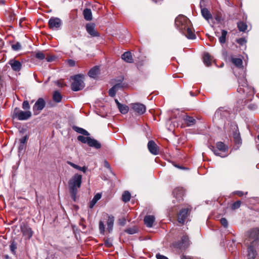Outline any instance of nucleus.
Returning <instances> with one entry per match:
<instances>
[{"mask_svg": "<svg viewBox=\"0 0 259 259\" xmlns=\"http://www.w3.org/2000/svg\"><path fill=\"white\" fill-rule=\"evenodd\" d=\"M175 25L180 32L188 39L195 38V34L190 27V21L187 17L183 16L177 17Z\"/></svg>", "mask_w": 259, "mask_h": 259, "instance_id": "obj_1", "label": "nucleus"}, {"mask_svg": "<svg viewBox=\"0 0 259 259\" xmlns=\"http://www.w3.org/2000/svg\"><path fill=\"white\" fill-rule=\"evenodd\" d=\"M82 176L76 174L69 180L68 182L69 192L72 199L74 201L77 199V194L78 189L80 188L81 184Z\"/></svg>", "mask_w": 259, "mask_h": 259, "instance_id": "obj_2", "label": "nucleus"}, {"mask_svg": "<svg viewBox=\"0 0 259 259\" xmlns=\"http://www.w3.org/2000/svg\"><path fill=\"white\" fill-rule=\"evenodd\" d=\"M229 115V110L224 108H220L216 111L213 120L220 125L224 126V128H225L226 121Z\"/></svg>", "mask_w": 259, "mask_h": 259, "instance_id": "obj_3", "label": "nucleus"}, {"mask_svg": "<svg viewBox=\"0 0 259 259\" xmlns=\"http://www.w3.org/2000/svg\"><path fill=\"white\" fill-rule=\"evenodd\" d=\"M238 81L239 83V88L237 89L238 92L240 94L246 93L247 95H251L254 94L253 89L249 87L247 84V80L244 74L238 78Z\"/></svg>", "mask_w": 259, "mask_h": 259, "instance_id": "obj_4", "label": "nucleus"}, {"mask_svg": "<svg viewBox=\"0 0 259 259\" xmlns=\"http://www.w3.org/2000/svg\"><path fill=\"white\" fill-rule=\"evenodd\" d=\"M83 77L81 74H77L72 77L73 81L71 87L72 91L77 92L84 88L85 84L83 82Z\"/></svg>", "mask_w": 259, "mask_h": 259, "instance_id": "obj_5", "label": "nucleus"}, {"mask_svg": "<svg viewBox=\"0 0 259 259\" xmlns=\"http://www.w3.org/2000/svg\"><path fill=\"white\" fill-rule=\"evenodd\" d=\"M190 244V241L188 236L186 234H184L180 240L175 241L172 244L175 248L185 250L188 247Z\"/></svg>", "mask_w": 259, "mask_h": 259, "instance_id": "obj_6", "label": "nucleus"}, {"mask_svg": "<svg viewBox=\"0 0 259 259\" xmlns=\"http://www.w3.org/2000/svg\"><path fill=\"white\" fill-rule=\"evenodd\" d=\"M31 112L29 110L23 111L16 107L14 109L13 118H16L19 120H26L31 116Z\"/></svg>", "mask_w": 259, "mask_h": 259, "instance_id": "obj_7", "label": "nucleus"}, {"mask_svg": "<svg viewBox=\"0 0 259 259\" xmlns=\"http://www.w3.org/2000/svg\"><path fill=\"white\" fill-rule=\"evenodd\" d=\"M217 149L214 147H212V151L216 156H221V157H225L227 156V154L221 155L220 151L226 152L228 150V147L225 144L222 142H219L216 144Z\"/></svg>", "mask_w": 259, "mask_h": 259, "instance_id": "obj_8", "label": "nucleus"}, {"mask_svg": "<svg viewBox=\"0 0 259 259\" xmlns=\"http://www.w3.org/2000/svg\"><path fill=\"white\" fill-rule=\"evenodd\" d=\"M46 104L45 100L42 98H39L35 103L33 106V111L34 114L35 115H38L40 111L45 108Z\"/></svg>", "mask_w": 259, "mask_h": 259, "instance_id": "obj_9", "label": "nucleus"}, {"mask_svg": "<svg viewBox=\"0 0 259 259\" xmlns=\"http://www.w3.org/2000/svg\"><path fill=\"white\" fill-rule=\"evenodd\" d=\"M62 24L61 20L57 17H52L49 21L50 28L53 30L58 29Z\"/></svg>", "mask_w": 259, "mask_h": 259, "instance_id": "obj_10", "label": "nucleus"}, {"mask_svg": "<svg viewBox=\"0 0 259 259\" xmlns=\"http://www.w3.org/2000/svg\"><path fill=\"white\" fill-rule=\"evenodd\" d=\"M132 107L134 111L139 115L143 114L146 110V108L144 104L139 103L132 104Z\"/></svg>", "mask_w": 259, "mask_h": 259, "instance_id": "obj_11", "label": "nucleus"}, {"mask_svg": "<svg viewBox=\"0 0 259 259\" xmlns=\"http://www.w3.org/2000/svg\"><path fill=\"white\" fill-rule=\"evenodd\" d=\"M233 141L235 143L236 145H238V147L240 146L241 143V139L240 136V134L239 133L238 127L237 126L234 125L233 126Z\"/></svg>", "mask_w": 259, "mask_h": 259, "instance_id": "obj_12", "label": "nucleus"}, {"mask_svg": "<svg viewBox=\"0 0 259 259\" xmlns=\"http://www.w3.org/2000/svg\"><path fill=\"white\" fill-rule=\"evenodd\" d=\"M248 237L251 243L259 240V229L257 228L253 229L248 232Z\"/></svg>", "mask_w": 259, "mask_h": 259, "instance_id": "obj_13", "label": "nucleus"}, {"mask_svg": "<svg viewBox=\"0 0 259 259\" xmlns=\"http://www.w3.org/2000/svg\"><path fill=\"white\" fill-rule=\"evenodd\" d=\"M148 148L150 152L154 155H156L159 153V149L156 144L153 141H149L148 143Z\"/></svg>", "mask_w": 259, "mask_h": 259, "instance_id": "obj_14", "label": "nucleus"}, {"mask_svg": "<svg viewBox=\"0 0 259 259\" xmlns=\"http://www.w3.org/2000/svg\"><path fill=\"white\" fill-rule=\"evenodd\" d=\"M86 30L89 34L92 37H99V33L95 29V26L93 23H90L86 25Z\"/></svg>", "mask_w": 259, "mask_h": 259, "instance_id": "obj_15", "label": "nucleus"}, {"mask_svg": "<svg viewBox=\"0 0 259 259\" xmlns=\"http://www.w3.org/2000/svg\"><path fill=\"white\" fill-rule=\"evenodd\" d=\"M8 64L11 66L12 69L16 72L21 70L22 68V64L19 61L11 59L9 60Z\"/></svg>", "mask_w": 259, "mask_h": 259, "instance_id": "obj_16", "label": "nucleus"}, {"mask_svg": "<svg viewBox=\"0 0 259 259\" xmlns=\"http://www.w3.org/2000/svg\"><path fill=\"white\" fill-rule=\"evenodd\" d=\"M189 210V209L187 208L182 209L180 211L179 214H178V221L179 223H181V224H184V223L185 222V221L187 217L188 212Z\"/></svg>", "mask_w": 259, "mask_h": 259, "instance_id": "obj_17", "label": "nucleus"}, {"mask_svg": "<svg viewBox=\"0 0 259 259\" xmlns=\"http://www.w3.org/2000/svg\"><path fill=\"white\" fill-rule=\"evenodd\" d=\"M184 193V190L182 188H177L174 190L172 194L174 196L178 201H180L183 199Z\"/></svg>", "mask_w": 259, "mask_h": 259, "instance_id": "obj_18", "label": "nucleus"}, {"mask_svg": "<svg viewBox=\"0 0 259 259\" xmlns=\"http://www.w3.org/2000/svg\"><path fill=\"white\" fill-rule=\"evenodd\" d=\"M200 7L201 8V13L203 17L207 21H209L212 19V15L209 10L205 8H202V2L200 3Z\"/></svg>", "mask_w": 259, "mask_h": 259, "instance_id": "obj_19", "label": "nucleus"}, {"mask_svg": "<svg viewBox=\"0 0 259 259\" xmlns=\"http://www.w3.org/2000/svg\"><path fill=\"white\" fill-rule=\"evenodd\" d=\"M21 230L23 235L30 239L33 235V231L31 229L27 226L24 225L21 227Z\"/></svg>", "mask_w": 259, "mask_h": 259, "instance_id": "obj_20", "label": "nucleus"}, {"mask_svg": "<svg viewBox=\"0 0 259 259\" xmlns=\"http://www.w3.org/2000/svg\"><path fill=\"white\" fill-rule=\"evenodd\" d=\"M155 220V218L154 216L148 215L145 217L144 222L147 227L151 228L153 226V224Z\"/></svg>", "mask_w": 259, "mask_h": 259, "instance_id": "obj_21", "label": "nucleus"}, {"mask_svg": "<svg viewBox=\"0 0 259 259\" xmlns=\"http://www.w3.org/2000/svg\"><path fill=\"white\" fill-rule=\"evenodd\" d=\"M108 220L107 221V230L109 233L113 231L114 222V217L112 215L107 214Z\"/></svg>", "mask_w": 259, "mask_h": 259, "instance_id": "obj_22", "label": "nucleus"}, {"mask_svg": "<svg viewBox=\"0 0 259 259\" xmlns=\"http://www.w3.org/2000/svg\"><path fill=\"white\" fill-rule=\"evenodd\" d=\"M247 259H254L256 253L252 245H249L247 248Z\"/></svg>", "mask_w": 259, "mask_h": 259, "instance_id": "obj_23", "label": "nucleus"}, {"mask_svg": "<svg viewBox=\"0 0 259 259\" xmlns=\"http://www.w3.org/2000/svg\"><path fill=\"white\" fill-rule=\"evenodd\" d=\"M88 145L90 147H94L96 149H100L101 147V144L97 140L90 138L88 142Z\"/></svg>", "mask_w": 259, "mask_h": 259, "instance_id": "obj_24", "label": "nucleus"}, {"mask_svg": "<svg viewBox=\"0 0 259 259\" xmlns=\"http://www.w3.org/2000/svg\"><path fill=\"white\" fill-rule=\"evenodd\" d=\"M121 58L127 63H132L134 61L132 54L130 52L124 53L121 56Z\"/></svg>", "mask_w": 259, "mask_h": 259, "instance_id": "obj_25", "label": "nucleus"}, {"mask_svg": "<svg viewBox=\"0 0 259 259\" xmlns=\"http://www.w3.org/2000/svg\"><path fill=\"white\" fill-rule=\"evenodd\" d=\"M101 198V194L100 193L96 194L93 197V199L90 201L89 207L93 208L97 202Z\"/></svg>", "mask_w": 259, "mask_h": 259, "instance_id": "obj_26", "label": "nucleus"}, {"mask_svg": "<svg viewBox=\"0 0 259 259\" xmlns=\"http://www.w3.org/2000/svg\"><path fill=\"white\" fill-rule=\"evenodd\" d=\"M84 18L87 21L92 20V13L90 9L86 8L83 11Z\"/></svg>", "mask_w": 259, "mask_h": 259, "instance_id": "obj_27", "label": "nucleus"}, {"mask_svg": "<svg viewBox=\"0 0 259 259\" xmlns=\"http://www.w3.org/2000/svg\"><path fill=\"white\" fill-rule=\"evenodd\" d=\"M184 120L188 126L194 125L196 122L195 119L188 115H186L184 118Z\"/></svg>", "mask_w": 259, "mask_h": 259, "instance_id": "obj_28", "label": "nucleus"}, {"mask_svg": "<svg viewBox=\"0 0 259 259\" xmlns=\"http://www.w3.org/2000/svg\"><path fill=\"white\" fill-rule=\"evenodd\" d=\"M99 67L98 66H95L89 71L88 75L91 77L95 78L99 73Z\"/></svg>", "mask_w": 259, "mask_h": 259, "instance_id": "obj_29", "label": "nucleus"}, {"mask_svg": "<svg viewBox=\"0 0 259 259\" xmlns=\"http://www.w3.org/2000/svg\"><path fill=\"white\" fill-rule=\"evenodd\" d=\"M72 128L74 131H75L76 132H77L79 134H81L83 135L87 136L90 135L89 133L87 131H86L85 130H84L81 127H79L77 126H73L72 127Z\"/></svg>", "mask_w": 259, "mask_h": 259, "instance_id": "obj_30", "label": "nucleus"}, {"mask_svg": "<svg viewBox=\"0 0 259 259\" xmlns=\"http://www.w3.org/2000/svg\"><path fill=\"white\" fill-rule=\"evenodd\" d=\"M67 163L69 165H70L71 166H72V167H73V168H75V169H76L77 170L82 171L84 173H85L86 172L87 170V167H85V166L81 167V166H79L78 165L75 164H74L73 162H70V161H68Z\"/></svg>", "mask_w": 259, "mask_h": 259, "instance_id": "obj_31", "label": "nucleus"}, {"mask_svg": "<svg viewBox=\"0 0 259 259\" xmlns=\"http://www.w3.org/2000/svg\"><path fill=\"white\" fill-rule=\"evenodd\" d=\"M211 57L208 53H205L203 55V62L205 65L209 66L211 65Z\"/></svg>", "mask_w": 259, "mask_h": 259, "instance_id": "obj_32", "label": "nucleus"}, {"mask_svg": "<svg viewBox=\"0 0 259 259\" xmlns=\"http://www.w3.org/2000/svg\"><path fill=\"white\" fill-rule=\"evenodd\" d=\"M227 33L228 32L226 30L224 29L222 30L221 35L219 38V42L221 44L223 45L226 42Z\"/></svg>", "mask_w": 259, "mask_h": 259, "instance_id": "obj_33", "label": "nucleus"}, {"mask_svg": "<svg viewBox=\"0 0 259 259\" xmlns=\"http://www.w3.org/2000/svg\"><path fill=\"white\" fill-rule=\"evenodd\" d=\"M232 62L237 67L241 68L242 67V60L240 58H232Z\"/></svg>", "mask_w": 259, "mask_h": 259, "instance_id": "obj_34", "label": "nucleus"}, {"mask_svg": "<svg viewBox=\"0 0 259 259\" xmlns=\"http://www.w3.org/2000/svg\"><path fill=\"white\" fill-rule=\"evenodd\" d=\"M53 100L57 103H59L61 101L62 96L58 91H55L53 94Z\"/></svg>", "mask_w": 259, "mask_h": 259, "instance_id": "obj_35", "label": "nucleus"}, {"mask_svg": "<svg viewBox=\"0 0 259 259\" xmlns=\"http://www.w3.org/2000/svg\"><path fill=\"white\" fill-rule=\"evenodd\" d=\"M237 27L240 31L244 32L247 29V25L244 22L240 21L238 23Z\"/></svg>", "mask_w": 259, "mask_h": 259, "instance_id": "obj_36", "label": "nucleus"}, {"mask_svg": "<svg viewBox=\"0 0 259 259\" xmlns=\"http://www.w3.org/2000/svg\"><path fill=\"white\" fill-rule=\"evenodd\" d=\"M131 194L128 191H124L122 196V200L124 202H127L130 200Z\"/></svg>", "mask_w": 259, "mask_h": 259, "instance_id": "obj_37", "label": "nucleus"}, {"mask_svg": "<svg viewBox=\"0 0 259 259\" xmlns=\"http://www.w3.org/2000/svg\"><path fill=\"white\" fill-rule=\"evenodd\" d=\"M118 109L120 112L122 114H126L127 113L128 111V107L125 105L121 104L119 107Z\"/></svg>", "mask_w": 259, "mask_h": 259, "instance_id": "obj_38", "label": "nucleus"}, {"mask_svg": "<svg viewBox=\"0 0 259 259\" xmlns=\"http://www.w3.org/2000/svg\"><path fill=\"white\" fill-rule=\"evenodd\" d=\"M90 138L91 137H84L83 136H78L77 137V140L79 141L82 142V143H87L88 144V142H89V139H90Z\"/></svg>", "mask_w": 259, "mask_h": 259, "instance_id": "obj_39", "label": "nucleus"}, {"mask_svg": "<svg viewBox=\"0 0 259 259\" xmlns=\"http://www.w3.org/2000/svg\"><path fill=\"white\" fill-rule=\"evenodd\" d=\"M125 232L128 234H134L137 233V230L135 227L127 228Z\"/></svg>", "mask_w": 259, "mask_h": 259, "instance_id": "obj_40", "label": "nucleus"}, {"mask_svg": "<svg viewBox=\"0 0 259 259\" xmlns=\"http://www.w3.org/2000/svg\"><path fill=\"white\" fill-rule=\"evenodd\" d=\"M99 230H100L101 234H104L105 231V228L104 224L103 221H100L99 222Z\"/></svg>", "mask_w": 259, "mask_h": 259, "instance_id": "obj_41", "label": "nucleus"}, {"mask_svg": "<svg viewBox=\"0 0 259 259\" xmlns=\"http://www.w3.org/2000/svg\"><path fill=\"white\" fill-rule=\"evenodd\" d=\"M116 87H112L108 92L109 95L111 97H114L117 91L115 90Z\"/></svg>", "mask_w": 259, "mask_h": 259, "instance_id": "obj_42", "label": "nucleus"}, {"mask_svg": "<svg viewBox=\"0 0 259 259\" xmlns=\"http://www.w3.org/2000/svg\"><path fill=\"white\" fill-rule=\"evenodd\" d=\"M240 205H241V201H237L236 202H235L234 203H233V204H232L231 205V209H236L237 208H238L240 206Z\"/></svg>", "mask_w": 259, "mask_h": 259, "instance_id": "obj_43", "label": "nucleus"}, {"mask_svg": "<svg viewBox=\"0 0 259 259\" xmlns=\"http://www.w3.org/2000/svg\"><path fill=\"white\" fill-rule=\"evenodd\" d=\"M104 244L107 247H110L112 246V239L107 238L104 240Z\"/></svg>", "mask_w": 259, "mask_h": 259, "instance_id": "obj_44", "label": "nucleus"}, {"mask_svg": "<svg viewBox=\"0 0 259 259\" xmlns=\"http://www.w3.org/2000/svg\"><path fill=\"white\" fill-rule=\"evenodd\" d=\"M10 249L13 253L15 254L16 252V249H17V243L15 242L11 243L10 245Z\"/></svg>", "mask_w": 259, "mask_h": 259, "instance_id": "obj_45", "label": "nucleus"}, {"mask_svg": "<svg viewBox=\"0 0 259 259\" xmlns=\"http://www.w3.org/2000/svg\"><path fill=\"white\" fill-rule=\"evenodd\" d=\"M22 108L24 110H29L30 108L29 102L28 101H24L22 103Z\"/></svg>", "mask_w": 259, "mask_h": 259, "instance_id": "obj_46", "label": "nucleus"}, {"mask_svg": "<svg viewBox=\"0 0 259 259\" xmlns=\"http://www.w3.org/2000/svg\"><path fill=\"white\" fill-rule=\"evenodd\" d=\"M35 57L37 59L39 60H44L45 58V54L41 52L36 53Z\"/></svg>", "mask_w": 259, "mask_h": 259, "instance_id": "obj_47", "label": "nucleus"}, {"mask_svg": "<svg viewBox=\"0 0 259 259\" xmlns=\"http://www.w3.org/2000/svg\"><path fill=\"white\" fill-rule=\"evenodd\" d=\"M12 48L14 51H19L20 50L21 46L19 42H17L15 44H14L12 46Z\"/></svg>", "mask_w": 259, "mask_h": 259, "instance_id": "obj_48", "label": "nucleus"}, {"mask_svg": "<svg viewBox=\"0 0 259 259\" xmlns=\"http://www.w3.org/2000/svg\"><path fill=\"white\" fill-rule=\"evenodd\" d=\"M220 222L222 224V225L224 227V228H227L228 227V221L227 220H226V219L225 218H222L221 220H220Z\"/></svg>", "mask_w": 259, "mask_h": 259, "instance_id": "obj_49", "label": "nucleus"}, {"mask_svg": "<svg viewBox=\"0 0 259 259\" xmlns=\"http://www.w3.org/2000/svg\"><path fill=\"white\" fill-rule=\"evenodd\" d=\"M26 148V145L20 144L18 148V151L19 153H23Z\"/></svg>", "mask_w": 259, "mask_h": 259, "instance_id": "obj_50", "label": "nucleus"}, {"mask_svg": "<svg viewBox=\"0 0 259 259\" xmlns=\"http://www.w3.org/2000/svg\"><path fill=\"white\" fill-rule=\"evenodd\" d=\"M28 139L27 136H25L20 139V144H26L27 141Z\"/></svg>", "mask_w": 259, "mask_h": 259, "instance_id": "obj_51", "label": "nucleus"}, {"mask_svg": "<svg viewBox=\"0 0 259 259\" xmlns=\"http://www.w3.org/2000/svg\"><path fill=\"white\" fill-rule=\"evenodd\" d=\"M126 219L124 218L119 219L118 220L119 225H120V226H123L126 224Z\"/></svg>", "mask_w": 259, "mask_h": 259, "instance_id": "obj_52", "label": "nucleus"}, {"mask_svg": "<svg viewBox=\"0 0 259 259\" xmlns=\"http://www.w3.org/2000/svg\"><path fill=\"white\" fill-rule=\"evenodd\" d=\"M237 42L240 45H243L246 42V40L244 38H240L237 40Z\"/></svg>", "mask_w": 259, "mask_h": 259, "instance_id": "obj_53", "label": "nucleus"}, {"mask_svg": "<svg viewBox=\"0 0 259 259\" xmlns=\"http://www.w3.org/2000/svg\"><path fill=\"white\" fill-rule=\"evenodd\" d=\"M156 257L157 259H168L166 256L161 255L160 253H157L156 255Z\"/></svg>", "mask_w": 259, "mask_h": 259, "instance_id": "obj_54", "label": "nucleus"}, {"mask_svg": "<svg viewBox=\"0 0 259 259\" xmlns=\"http://www.w3.org/2000/svg\"><path fill=\"white\" fill-rule=\"evenodd\" d=\"M68 65L71 67H73L75 65V62L73 60L69 59L67 61Z\"/></svg>", "mask_w": 259, "mask_h": 259, "instance_id": "obj_55", "label": "nucleus"}, {"mask_svg": "<svg viewBox=\"0 0 259 259\" xmlns=\"http://www.w3.org/2000/svg\"><path fill=\"white\" fill-rule=\"evenodd\" d=\"M104 166H105V167L108 168L110 171L111 170V166L110 165V164L106 160H105L104 161Z\"/></svg>", "mask_w": 259, "mask_h": 259, "instance_id": "obj_56", "label": "nucleus"}, {"mask_svg": "<svg viewBox=\"0 0 259 259\" xmlns=\"http://www.w3.org/2000/svg\"><path fill=\"white\" fill-rule=\"evenodd\" d=\"M113 87H116L115 90L117 91L119 89L122 87V84L120 83H117Z\"/></svg>", "mask_w": 259, "mask_h": 259, "instance_id": "obj_57", "label": "nucleus"}, {"mask_svg": "<svg viewBox=\"0 0 259 259\" xmlns=\"http://www.w3.org/2000/svg\"><path fill=\"white\" fill-rule=\"evenodd\" d=\"M235 193L239 196H242L243 195V192L240 191H236Z\"/></svg>", "mask_w": 259, "mask_h": 259, "instance_id": "obj_58", "label": "nucleus"}, {"mask_svg": "<svg viewBox=\"0 0 259 259\" xmlns=\"http://www.w3.org/2000/svg\"><path fill=\"white\" fill-rule=\"evenodd\" d=\"M181 259H193V258L190 256L183 255L181 257Z\"/></svg>", "mask_w": 259, "mask_h": 259, "instance_id": "obj_59", "label": "nucleus"}, {"mask_svg": "<svg viewBox=\"0 0 259 259\" xmlns=\"http://www.w3.org/2000/svg\"><path fill=\"white\" fill-rule=\"evenodd\" d=\"M214 19L218 22H220L221 21V17L219 15H217L214 17Z\"/></svg>", "mask_w": 259, "mask_h": 259, "instance_id": "obj_60", "label": "nucleus"}, {"mask_svg": "<svg viewBox=\"0 0 259 259\" xmlns=\"http://www.w3.org/2000/svg\"><path fill=\"white\" fill-rule=\"evenodd\" d=\"M56 84H57L58 86H59V87H63V86L64 85V84H63L62 83L60 82V81H57L56 82Z\"/></svg>", "mask_w": 259, "mask_h": 259, "instance_id": "obj_61", "label": "nucleus"}, {"mask_svg": "<svg viewBox=\"0 0 259 259\" xmlns=\"http://www.w3.org/2000/svg\"><path fill=\"white\" fill-rule=\"evenodd\" d=\"M115 103H116V105H117L118 108V107H119L121 105V104H120V103L119 102V101H118V100H117V99H115Z\"/></svg>", "mask_w": 259, "mask_h": 259, "instance_id": "obj_62", "label": "nucleus"}, {"mask_svg": "<svg viewBox=\"0 0 259 259\" xmlns=\"http://www.w3.org/2000/svg\"><path fill=\"white\" fill-rule=\"evenodd\" d=\"M46 59L48 62H52L54 60V58L53 57L47 58Z\"/></svg>", "mask_w": 259, "mask_h": 259, "instance_id": "obj_63", "label": "nucleus"}, {"mask_svg": "<svg viewBox=\"0 0 259 259\" xmlns=\"http://www.w3.org/2000/svg\"><path fill=\"white\" fill-rule=\"evenodd\" d=\"M248 107L250 108V109H255V106L254 105H249L248 106Z\"/></svg>", "mask_w": 259, "mask_h": 259, "instance_id": "obj_64", "label": "nucleus"}]
</instances>
